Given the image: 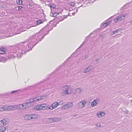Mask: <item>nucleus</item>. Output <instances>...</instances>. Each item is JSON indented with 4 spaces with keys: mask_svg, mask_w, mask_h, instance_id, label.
I'll return each mask as SVG.
<instances>
[{
    "mask_svg": "<svg viewBox=\"0 0 132 132\" xmlns=\"http://www.w3.org/2000/svg\"><path fill=\"white\" fill-rule=\"evenodd\" d=\"M50 27V25L47 24L39 32L35 33L30 36L28 41L24 43H22L19 44L18 47L19 48V50L21 52H23V53H25L31 50L39 41H41L45 35L48 34L49 31L52 29L53 27Z\"/></svg>",
    "mask_w": 132,
    "mask_h": 132,
    "instance_id": "1",
    "label": "nucleus"
},
{
    "mask_svg": "<svg viewBox=\"0 0 132 132\" xmlns=\"http://www.w3.org/2000/svg\"><path fill=\"white\" fill-rule=\"evenodd\" d=\"M29 102L16 105L17 108L21 109L31 107L33 105V103L32 102H31L30 99L29 100Z\"/></svg>",
    "mask_w": 132,
    "mask_h": 132,
    "instance_id": "2",
    "label": "nucleus"
},
{
    "mask_svg": "<svg viewBox=\"0 0 132 132\" xmlns=\"http://www.w3.org/2000/svg\"><path fill=\"white\" fill-rule=\"evenodd\" d=\"M61 88L62 90H64L62 93L63 95H65V94H69L71 93V92L70 91V86L68 85H65L62 86L61 87Z\"/></svg>",
    "mask_w": 132,
    "mask_h": 132,
    "instance_id": "3",
    "label": "nucleus"
},
{
    "mask_svg": "<svg viewBox=\"0 0 132 132\" xmlns=\"http://www.w3.org/2000/svg\"><path fill=\"white\" fill-rule=\"evenodd\" d=\"M45 98L46 96H41L40 98L35 97L30 99V101L31 102H32L34 104L36 102L40 100L44 99Z\"/></svg>",
    "mask_w": 132,
    "mask_h": 132,
    "instance_id": "4",
    "label": "nucleus"
},
{
    "mask_svg": "<svg viewBox=\"0 0 132 132\" xmlns=\"http://www.w3.org/2000/svg\"><path fill=\"white\" fill-rule=\"evenodd\" d=\"M127 15L126 14L123 15H121L116 18L114 20V22L116 23L118 21H120L124 19L125 17Z\"/></svg>",
    "mask_w": 132,
    "mask_h": 132,
    "instance_id": "5",
    "label": "nucleus"
},
{
    "mask_svg": "<svg viewBox=\"0 0 132 132\" xmlns=\"http://www.w3.org/2000/svg\"><path fill=\"white\" fill-rule=\"evenodd\" d=\"M127 15L126 14L123 15H121L116 18L114 20V22L116 23L118 21H120L124 19L125 17Z\"/></svg>",
    "mask_w": 132,
    "mask_h": 132,
    "instance_id": "6",
    "label": "nucleus"
},
{
    "mask_svg": "<svg viewBox=\"0 0 132 132\" xmlns=\"http://www.w3.org/2000/svg\"><path fill=\"white\" fill-rule=\"evenodd\" d=\"M86 104L85 101H83L79 102L78 103V107L79 108H82L84 107L85 105Z\"/></svg>",
    "mask_w": 132,
    "mask_h": 132,
    "instance_id": "7",
    "label": "nucleus"
},
{
    "mask_svg": "<svg viewBox=\"0 0 132 132\" xmlns=\"http://www.w3.org/2000/svg\"><path fill=\"white\" fill-rule=\"evenodd\" d=\"M16 108V105H11L7 106L6 108V110L12 111L15 110Z\"/></svg>",
    "mask_w": 132,
    "mask_h": 132,
    "instance_id": "8",
    "label": "nucleus"
},
{
    "mask_svg": "<svg viewBox=\"0 0 132 132\" xmlns=\"http://www.w3.org/2000/svg\"><path fill=\"white\" fill-rule=\"evenodd\" d=\"M7 122L5 119H3L0 121V127L6 125Z\"/></svg>",
    "mask_w": 132,
    "mask_h": 132,
    "instance_id": "9",
    "label": "nucleus"
},
{
    "mask_svg": "<svg viewBox=\"0 0 132 132\" xmlns=\"http://www.w3.org/2000/svg\"><path fill=\"white\" fill-rule=\"evenodd\" d=\"M58 105H59L57 102H54L52 104V106L49 108V109H54L56 108Z\"/></svg>",
    "mask_w": 132,
    "mask_h": 132,
    "instance_id": "10",
    "label": "nucleus"
},
{
    "mask_svg": "<svg viewBox=\"0 0 132 132\" xmlns=\"http://www.w3.org/2000/svg\"><path fill=\"white\" fill-rule=\"evenodd\" d=\"M18 46L19 44L16 46H14L12 47V49L13 50V53H16L18 50H19V48L18 47Z\"/></svg>",
    "mask_w": 132,
    "mask_h": 132,
    "instance_id": "11",
    "label": "nucleus"
},
{
    "mask_svg": "<svg viewBox=\"0 0 132 132\" xmlns=\"http://www.w3.org/2000/svg\"><path fill=\"white\" fill-rule=\"evenodd\" d=\"M52 3H50L47 4V5L48 7H50L51 10H51H53L54 11H56V10H57V9L54 6L52 5Z\"/></svg>",
    "mask_w": 132,
    "mask_h": 132,
    "instance_id": "12",
    "label": "nucleus"
},
{
    "mask_svg": "<svg viewBox=\"0 0 132 132\" xmlns=\"http://www.w3.org/2000/svg\"><path fill=\"white\" fill-rule=\"evenodd\" d=\"M98 99L94 100V101L91 103V105L92 106H94L96 105L97 104V102L98 101Z\"/></svg>",
    "mask_w": 132,
    "mask_h": 132,
    "instance_id": "13",
    "label": "nucleus"
},
{
    "mask_svg": "<svg viewBox=\"0 0 132 132\" xmlns=\"http://www.w3.org/2000/svg\"><path fill=\"white\" fill-rule=\"evenodd\" d=\"M42 105L41 104L37 105L34 108V109L38 111L42 110Z\"/></svg>",
    "mask_w": 132,
    "mask_h": 132,
    "instance_id": "14",
    "label": "nucleus"
},
{
    "mask_svg": "<svg viewBox=\"0 0 132 132\" xmlns=\"http://www.w3.org/2000/svg\"><path fill=\"white\" fill-rule=\"evenodd\" d=\"M7 56H8V58H11L14 57L13 53H9V52L7 54Z\"/></svg>",
    "mask_w": 132,
    "mask_h": 132,
    "instance_id": "15",
    "label": "nucleus"
},
{
    "mask_svg": "<svg viewBox=\"0 0 132 132\" xmlns=\"http://www.w3.org/2000/svg\"><path fill=\"white\" fill-rule=\"evenodd\" d=\"M31 114L26 115L24 117V118L26 120H30L31 119Z\"/></svg>",
    "mask_w": 132,
    "mask_h": 132,
    "instance_id": "16",
    "label": "nucleus"
},
{
    "mask_svg": "<svg viewBox=\"0 0 132 132\" xmlns=\"http://www.w3.org/2000/svg\"><path fill=\"white\" fill-rule=\"evenodd\" d=\"M56 11H54L53 10H51V13H53V17H55L58 14H59L60 13H57L55 12Z\"/></svg>",
    "mask_w": 132,
    "mask_h": 132,
    "instance_id": "17",
    "label": "nucleus"
},
{
    "mask_svg": "<svg viewBox=\"0 0 132 132\" xmlns=\"http://www.w3.org/2000/svg\"><path fill=\"white\" fill-rule=\"evenodd\" d=\"M81 91V89L80 88H78L76 89L75 91V93L76 94H78L80 93Z\"/></svg>",
    "mask_w": 132,
    "mask_h": 132,
    "instance_id": "18",
    "label": "nucleus"
},
{
    "mask_svg": "<svg viewBox=\"0 0 132 132\" xmlns=\"http://www.w3.org/2000/svg\"><path fill=\"white\" fill-rule=\"evenodd\" d=\"M5 53V49L4 48H2L0 49V53L1 54H4Z\"/></svg>",
    "mask_w": 132,
    "mask_h": 132,
    "instance_id": "19",
    "label": "nucleus"
},
{
    "mask_svg": "<svg viewBox=\"0 0 132 132\" xmlns=\"http://www.w3.org/2000/svg\"><path fill=\"white\" fill-rule=\"evenodd\" d=\"M67 17V15H65L64 16H63V17H62L61 16H59V18L60 19H60L59 21H62L65 18H66Z\"/></svg>",
    "mask_w": 132,
    "mask_h": 132,
    "instance_id": "20",
    "label": "nucleus"
},
{
    "mask_svg": "<svg viewBox=\"0 0 132 132\" xmlns=\"http://www.w3.org/2000/svg\"><path fill=\"white\" fill-rule=\"evenodd\" d=\"M23 53L22 52L19 51L17 54V57L18 58H20L21 57V55H22Z\"/></svg>",
    "mask_w": 132,
    "mask_h": 132,
    "instance_id": "21",
    "label": "nucleus"
},
{
    "mask_svg": "<svg viewBox=\"0 0 132 132\" xmlns=\"http://www.w3.org/2000/svg\"><path fill=\"white\" fill-rule=\"evenodd\" d=\"M67 104L68 108H71L73 105V104L71 102L68 103H67Z\"/></svg>",
    "mask_w": 132,
    "mask_h": 132,
    "instance_id": "22",
    "label": "nucleus"
},
{
    "mask_svg": "<svg viewBox=\"0 0 132 132\" xmlns=\"http://www.w3.org/2000/svg\"><path fill=\"white\" fill-rule=\"evenodd\" d=\"M97 115L98 117H101L104 115V113L102 112H100L97 113Z\"/></svg>",
    "mask_w": 132,
    "mask_h": 132,
    "instance_id": "23",
    "label": "nucleus"
},
{
    "mask_svg": "<svg viewBox=\"0 0 132 132\" xmlns=\"http://www.w3.org/2000/svg\"><path fill=\"white\" fill-rule=\"evenodd\" d=\"M47 120L49 123H52V122H54V118H47Z\"/></svg>",
    "mask_w": 132,
    "mask_h": 132,
    "instance_id": "24",
    "label": "nucleus"
},
{
    "mask_svg": "<svg viewBox=\"0 0 132 132\" xmlns=\"http://www.w3.org/2000/svg\"><path fill=\"white\" fill-rule=\"evenodd\" d=\"M7 106H2L1 108H0V111H3L4 110H6V108Z\"/></svg>",
    "mask_w": 132,
    "mask_h": 132,
    "instance_id": "25",
    "label": "nucleus"
},
{
    "mask_svg": "<svg viewBox=\"0 0 132 132\" xmlns=\"http://www.w3.org/2000/svg\"><path fill=\"white\" fill-rule=\"evenodd\" d=\"M16 3L18 4L21 5L22 4V1L21 0H16Z\"/></svg>",
    "mask_w": 132,
    "mask_h": 132,
    "instance_id": "26",
    "label": "nucleus"
},
{
    "mask_svg": "<svg viewBox=\"0 0 132 132\" xmlns=\"http://www.w3.org/2000/svg\"><path fill=\"white\" fill-rule=\"evenodd\" d=\"M43 21L41 20H37L36 21V23L37 25H39L40 24L42 23H43Z\"/></svg>",
    "mask_w": 132,
    "mask_h": 132,
    "instance_id": "27",
    "label": "nucleus"
},
{
    "mask_svg": "<svg viewBox=\"0 0 132 132\" xmlns=\"http://www.w3.org/2000/svg\"><path fill=\"white\" fill-rule=\"evenodd\" d=\"M62 109L63 110L65 109H68V107L67 104H65L64 105H63L62 107Z\"/></svg>",
    "mask_w": 132,
    "mask_h": 132,
    "instance_id": "28",
    "label": "nucleus"
},
{
    "mask_svg": "<svg viewBox=\"0 0 132 132\" xmlns=\"http://www.w3.org/2000/svg\"><path fill=\"white\" fill-rule=\"evenodd\" d=\"M110 23V22H107L106 23H105L103 24V27H105L108 25Z\"/></svg>",
    "mask_w": 132,
    "mask_h": 132,
    "instance_id": "29",
    "label": "nucleus"
},
{
    "mask_svg": "<svg viewBox=\"0 0 132 132\" xmlns=\"http://www.w3.org/2000/svg\"><path fill=\"white\" fill-rule=\"evenodd\" d=\"M33 6L34 7V9L35 10V8L36 7V8H38L39 7V5L38 4H35L33 5Z\"/></svg>",
    "mask_w": 132,
    "mask_h": 132,
    "instance_id": "30",
    "label": "nucleus"
},
{
    "mask_svg": "<svg viewBox=\"0 0 132 132\" xmlns=\"http://www.w3.org/2000/svg\"><path fill=\"white\" fill-rule=\"evenodd\" d=\"M91 69V68L90 67H88L86 68L84 71V73H86L87 72H88V71H89Z\"/></svg>",
    "mask_w": 132,
    "mask_h": 132,
    "instance_id": "31",
    "label": "nucleus"
},
{
    "mask_svg": "<svg viewBox=\"0 0 132 132\" xmlns=\"http://www.w3.org/2000/svg\"><path fill=\"white\" fill-rule=\"evenodd\" d=\"M5 131V128L3 127L0 128V132H4Z\"/></svg>",
    "mask_w": 132,
    "mask_h": 132,
    "instance_id": "32",
    "label": "nucleus"
},
{
    "mask_svg": "<svg viewBox=\"0 0 132 132\" xmlns=\"http://www.w3.org/2000/svg\"><path fill=\"white\" fill-rule=\"evenodd\" d=\"M31 119H35L36 118V116L35 114H31Z\"/></svg>",
    "mask_w": 132,
    "mask_h": 132,
    "instance_id": "33",
    "label": "nucleus"
},
{
    "mask_svg": "<svg viewBox=\"0 0 132 132\" xmlns=\"http://www.w3.org/2000/svg\"><path fill=\"white\" fill-rule=\"evenodd\" d=\"M54 122H55L58 121L60 119L57 118H54Z\"/></svg>",
    "mask_w": 132,
    "mask_h": 132,
    "instance_id": "34",
    "label": "nucleus"
},
{
    "mask_svg": "<svg viewBox=\"0 0 132 132\" xmlns=\"http://www.w3.org/2000/svg\"><path fill=\"white\" fill-rule=\"evenodd\" d=\"M19 91V90H14V91H12L11 92V94L16 93L18 92Z\"/></svg>",
    "mask_w": 132,
    "mask_h": 132,
    "instance_id": "35",
    "label": "nucleus"
},
{
    "mask_svg": "<svg viewBox=\"0 0 132 132\" xmlns=\"http://www.w3.org/2000/svg\"><path fill=\"white\" fill-rule=\"evenodd\" d=\"M58 105H60L63 104L64 103L63 101H61L59 102H57Z\"/></svg>",
    "mask_w": 132,
    "mask_h": 132,
    "instance_id": "36",
    "label": "nucleus"
},
{
    "mask_svg": "<svg viewBox=\"0 0 132 132\" xmlns=\"http://www.w3.org/2000/svg\"><path fill=\"white\" fill-rule=\"evenodd\" d=\"M119 31V30H115L113 31V34H116L117 33L118 31Z\"/></svg>",
    "mask_w": 132,
    "mask_h": 132,
    "instance_id": "37",
    "label": "nucleus"
},
{
    "mask_svg": "<svg viewBox=\"0 0 132 132\" xmlns=\"http://www.w3.org/2000/svg\"><path fill=\"white\" fill-rule=\"evenodd\" d=\"M41 105H42L41 108H42V109L43 110V109H44V108H46V107L44 105V104H41Z\"/></svg>",
    "mask_w": 132,
    "mask_h": 132,
    "instance_id": "38",
    "label": "nucleus"
},
{
    "mask_svg": "<svg viewBox=\"0 0 132 132\" xmlns=\"http://www.w3.org/2000/svg\"><path fill=\"white\" fill-rule=\"evenodd\" d=\"M70 5L72 6H74L75 5V3L74 2H71L70 3Z\"/></svg>",
    "mask_w": 132,
    "mask_h": 132,
    "instance_id": "39",
    "label": "nucleus"
},
{
    "mask_svg": "<svg viewBox=\"0 0 132 132\" xmlns=\"http://www.w3.org/2000/svg\"><path fill=\"white\" fill-rule=\"evenodd\" d=\"M21 32V30H20L19 31H18L17 32H15L13 34H20Z\"/></svg>",
    "mask_w": 132,
    "mask_h": 132,
    "instance_id": "40",
    "label": "nucleus"
},
{
    "mask_svg": "<svg viewBox=\"0 0 132 132\" xmlns=\"http://www.w3.org/2000/svg\"><path fill=\"white\" fill-rule=\"evenodd\" d=\"M127 23H128V25H130L132 24V20Z\"/></svg>",
    "mask_w": 132,
    "mask_h": 132,
    "instance_id": "41",
    "label": "nucleus"
},
{
    "mask_svg": "<svg viewBox=\"0 0 132 132\" xmlns=\"http://www.w3.org/2000/svg\"><path fill=\"white\" fill-rule=\"evenodd\" d=\"M22 8V6H20L18 7V9L19 10H21Z\"/></svg>",
    "mask_w": 132,
    "mask_h": 132,
    "instance_id": "42",
    "label": "nucleus"
},
{
    "mask_svg": "<svg viewBox=\"0 0 132 132\" xmlns=\"http://www.w3.org/2000/svg\"><path fill=\"white\" fill-rule=\"evenodd\" d=\"M95 126L96 127H100V124H96V125Z\"/></svg>",
    "mask_w": 132,
    "mask_h": 132,
    "instance_id": "43",
    "label": "nucleus"
},
{
    "mask_svg": "<svg viewBox=\"0 0 132 132\" xmlns=\"http://www.w3.org/2000/svg\"><path fill=\"white\" fill-rule=\"evenodd\" d=\"M88 58V56L87 55H86L85 57V60L87 59Z\"/></svg>",
    "mask_w": 132,
    "mask_h": 132,
    "instance_id": "44",
    "label": "nucleus"
},
{
    "mask_svg": "<svg viewBox=\"0 0 132 132\" xmlns=\"http://www.w3.org/2000/svg\"><path fill=\"white\" fill-rule=\"evenodd\" d=\"M29 5L30 7H32V5L31 4H29Z\"/></svg>",
    "mask_w": 132,
    "mask_h": 132,
    "instance_id": "45",
    "label": "nucleus"
},
{
    "mask_svg": "<svg viewBox=\"0 0 132 132\" xmlns=\"http://www.w3.org/2000/svg\"><path fill=\"white\" fill-rule=\"evenodd\" d=\"M50 16H51L53 17V13H52V14H50Z\"/></svg>",
    "mask_w": 132,
    "mask_h": 132,
    "instance_id": "46",
    "label": "nucleus"
},
{
    "mask_svg": "<svg viewBox=\"0 0 132 132\" xmlns=\"http://www.w3.org/2000/svg\"><path fill=\"white\" fill-rule=\"evenodd\" d=\"M75 14H76L75 12H74L72 13V15H75Z\"/></svg>",
    "mask_w": 132,
    "mask_h": 132,
    "instance_id": "47",
    "label": "nucleus"
},
{
    "mask_svg": "<svg viewBox=\"0 0 132 132\" xmlns=\"http://www.w3.org/2000/svg\"><path fill=\"white\" fill-rule=\"evenodd\" d=\"M78 11V9H77L76 11V12L77 13Z\"/></svg>",
    "mask_w": 132,
    "mask_h": 132,
    "instance_id": "48",
    "label": "nucleus"
},
{
    "mask_svg": "<svg viewBox=\"0 0 132 132\" xmlns=\"http://www.w3.org/2000/svg\"><path fill=\"white\" fill-rule=\"evenodd\" d=\"M128 112L127 111H126V112H125L126 113H127Z\"/></svg>",
    "mask_w": 132,
    "mask_h": 132,
    "instance_id": "49",
    "label": "nucleus"
},
{
    "mask_svg": "<svg viewBox=\"0 0 132 132\" xmlns=\"http://www.w3.org/2000/svg\"><path fill=\"white\" fill-rule=\"evenodd\" d=\"M73 117H75L76 116L75 115H73Z\"/></svg>",
    "mask_w": 132,
    "mask_h": 132,
    "instance_id": "50",
    "label": "nucleus"
},
{
    "mask_svg": "<svg viewBox=\"0 0 132 132\" xmlns=\"http://www.w3.org/2000/svg\"><path fill=\"white\" fill-rule=\"evenodd\" d=\"M90 36V35H89L88 36L89 37Z\"/></svg>",
    "mask_w": 132,
    "mask_h": 132,
    "instance_id": "51",
    "label": "nucleus"
},
{
    "mask_svg": "<svg viewBox=\"0 0 132 132\" xmlns=\"http://www.w3.org/2000/svg\"><path fill=\"white\" fill-rule=\"evenodd\" d=\"M98 59H97V60H96V61H98Z\"/></svg>",
    "mask_w": 132,
    "mask_h": 132,
    "instance_id": "52",
    "label": "nucleus"
},
{
    "mask_svg": "<svg viewBox=\"0 0 132 132\" xmlns=\"http://www.w3.org/2000/svg\"><path fill=\"white\" fill-rule=\"evenodd\" d=\"M68 60V59H67V60Z\"/></svg>",
    "mask_w": 132,
    "mask_h": 132,
    "instance_id": "53",
    "label": "nucleus"
},
{
    "mask_svg": "<svg viewBox=\"0 0 132 132\" xmlns=\"http://www.w3.org/2000/svg\"><path fill=\"white\" fill-rule=\"evenodd\" d=\"M12 29H13V30H14V28H13Z\"/></svg>",
    "mask_w": 132,
    "mask_h": 132,
    "instance_id": "54",
    "label": "nucleus"
},
{
    "mask_svg": "<svg viewBox=\"0 0 132 132\" xmlns=\"http://www.w3.org/2000/svg\"><path fill=\"white\" fill-rule=\"evenodd\" d=\"M91 3H93V2L92 1V2H91Z\"/></svg>",
    "mask_w": 132,
    "mask_h": 132,
    "instance_id": "55",
    "label": "nucleus"
}]
</instances>
